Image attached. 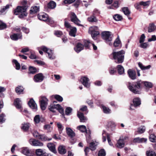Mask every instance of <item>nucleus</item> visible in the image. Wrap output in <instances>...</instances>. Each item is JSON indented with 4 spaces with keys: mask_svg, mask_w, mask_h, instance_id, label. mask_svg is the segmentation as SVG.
I'll use <instances>...</instances> for the list:
<instances>
[{
    "mask_svg": "<svg viewBox=\"0 0 156 156\" xmlns=\"http://www.w3.org/2000/svg\"><path fill=\"white\" fill-rule=\"evenodd\" d=\"M113 18L115 20L117 21L121 20L122 19V16L119 14L115 15L113 16Z\"/></svg>",
    "mask_w": 156,
    "mask_h": 156,
    "instance_id": "50",
    "label": "nucleus"
},
{
    "mask_svg": "<svg viewBox=\"0 0 156 156\" xmlns=\"http://www.w3.org/2000/svg\"><path fill=\"white\" fill-rule=\"evenodd\" d=\"M125 145L124 140L123 139H119L117 141L116 144V146L118 148H123Z\"/></svg>",
    "mask_w": 156,
    "mask_h": 156,
    "instance_id": "21",
    "label": "nucleus"
},
{
    "mask_svg": "<svg viewBox=\"0 0 156 156\" xmlns=\"http://www.w3.org/2000/svg\"><path fill=\"white\" fill-rule=\"evenodd\" d=\"M12 62L15 64L16 69L17 70H19L20 68V63L16 60L15 59L13 60Z\"/></svg>",
    "mask_w": 156,
    "mask_h": 156,
    "instance_id": "47",
    "label": "nucleus"
},
{
    "mask_svg": "<svg viewBox=\"0 0 156 156\" xmlns=\"http://www.w3.org/2000/svg\"><path fill=\"white\" fill-rule=\"evenodd\" d=\"M122 10L124 14L126 16L129 15L130 13V11L127 7L122 8Z\"/></svg>",
    "mask_w": 156,
    "mask_h": 156,
    "instance_id": "37",
    "label": "nucleus"
},
{
    "mask_svg": "<svg viewBox=\"0 0 156 156\" xmlns=\"http://www.w3.org/2000/svg\"><path fill=\"white\" fill-rule=\"evenodd\" d=\"M47 146L49 150L51 151L55 154H56L57 153V151L55 149V145L54 144L50 143L48 144Z\"/></svg>",
    "mask_w": 156,
    "mask_h": 156,
    "instance_id": "17",
    "label": "nucleus"
},
{
    "mask_svg": "<svg viewBox=\"0 0 156 156\" xmlns=\"http://www.w3.org/2000/svg\"><path fill=\"white\" fill-rule=\"evenodd\" d=\"M148 46V45L147 43H142L140 45V47L143 48H146Z\"/></svg>",
    "mask_w": 156,
    "mask_h": 156,
    "instance_id": "64",
    "label": "nucleus"
},
{
    "mask_svg": "<svg viewBox=\"0 0 156 156\" xmlns=\"http://www.w3.org/2000/svg\"><path fill=\"white\" fill-rule=\"evenodd\" d=\"M64 25L65 27L67 28L71 29L72 28L70 24L66 21V19L65 20Z\"/></svg>",
    "mask_w": 156,
    "mask_h": 156,
    "instance_id": "61",
    "label": "nucleus"
},
{
    "mask_svg": "<svg viewBox=\"0 0 156 156\" xmlns=\"http://www.w3.org/2000/svg\"><path fill=\"white\" fill-rule=\"evenodd\" d=\"M97 144L94 142H92L90 143V148L92 151H94L96 149Z\"/></svg>",
    "mask_w": 156,
    "mask_h": 156,
    "instance_id": "45",
    "label": "nucleus"
},
{
    "mask_svg": "<svg viewBox=\"0 0 156 156\" xmlns=\"http://www.w3.org/2000/svg\"><path fill=\"white\" fill-rule=\"evenodd\" d=\"M56 6V3L52 1H50L48 5V7L49 8L51 9H54L55 7Z\"/></svg>",
    "mask_w": 156,
    "mask_h": 156,
    "instance_id": "34",
    "label": "nucleus"
},
{
    "mask_svg": "<svg viewBox=\"0 0 156 156\" xmlns=\"http://www.w3.org/2000/svg\"><path fill=\"white\" fill-rule=\"evenodd\" d=\"M77 115L81 122H85L87 120V119L84 116L83 114L81 112H78Z\"/></svg>",
    "mask_w": 156,
    "mask_h": 156,
    "instance_id": "20",
    "label": "nucleus"
},
{
    "mask_svg": "<svg viewBox=\"0 0 156 156\" xmlns=\"http://www.w3.org/2000/svg\"><path fill=\"white\" fill-rule=\"evenodd\" d=\"M14 104L17 108H20L21 107V101L19 98H16L15 100Z\"/></svg>",
    "mask_w": 156,
    "mask_h": 156,
    "instance_id": "26",
    "label": "nucleus"
},
{
    "mask_svg": "<svg viewBox=\"0 0 156 156\" xmlns=\"http://www.w3.org/2000/svg\"><path fill=\"white\" fill-rule=\"evenodd\" d=\"M34 121L35 123H38L40 121V118L39 115H36L34 118Z\"/></svg>",
    "mask_w": 156,
    "mask_h": 156,
    "instance_id": "54",
    "label": "nucleus"
},
{
    "mask_svg": "<svg viewBox=\"0 0 156 156\" xmlns=\"http://www.w3.org/2000/svg\"><path fill=\"white\" fill-rule=\"evenodd\" d=\"M133 104H131L130 107V109L133 110L134 109L133 107H137L139 106L141 104V101L140 99L138 98H136L133 100Z\"/></svg>",
    "mask_w": 156,
    "mask_h": 156,
    "instance_id": "12",
    "label": "nucleus"
},
{
    "mask_svg": "<svg viewBox=\"0 0 156 156\" xmlns=\"http://www.w3.org/2000/svg\"><path fill=\"white\" fill-rule=\"evenodd\" d=\"M22 153L27 156H33L34 153L27 147H24L21 151Z\"/></svg>",
    "mask_w": 156,
    "mask_h": 156,
    "instance_id": "14",
    "label": "nucleus"
},
{
    "mask_svg": "<svg viewBox=\"0 0 156 156\" xmlns=\"http://www.w3.org/2000/svg\"><path fill=\"white\" fill-rule=\"evenodd\" d=\"M40 49L45 52H46L48 55V58L51 59H53L55 58L53 51L51 49H48L44 46H42L40 48Z\"/></svg>",
    "mask_w": 156,
    "mask_h": 156,
    "instance_id": "7",
    "label": "nucleus"
},
{
    "mask_svg": "<svg viewBox=\"0 0 156 156\" xmlns=\"http://www.w3.org/2000/svg\"><path fill=\"white\" fill-rule=\"evenodd\" d=\"M6 24L2 22V21H0V29L2 30L6 28Z\"/></svg>",
    "mask_w": 156,
    "mask_h": 156,
    "instance_id": "63",
    "label": "nucleus"
},
{
    "mask_svg": "<svg viewBox=\"0 0 156 156\" xmlns=\"http://www.w3.org/2000/svg\"><path fill=\"white\" fill-rule=\"evenodd\" d=\"M5 115L3 113L0 115V123H2L5 122Z\"/></svg>",
    "mask_w": 156,
    "mask_h": 156,
    "instance_id": "52",
    "label": "nucleus"
},
{
    "mask_svg": "<svg viewBox=\"0 0 156 156\" xmlns=\"http://www.w3.org/2000/svg\"><path fill=\"white\" fill-rule=\"evenodd\" d=\"M44 78L43 74L41 73H39L34 76L33 80L35 82H41L43 80Z\"/></svg>",
    "mask_w": 156,
    "mask_h": 156,
    "instance_id": "11",
    "label": "nucleus"
},
{
    "mask_svg": "<svg viewBox=\"0 0 156 156\" xmlns=\"http://www.w3.org/2000/svg\"><path fill=\"white\" fill-rule=\"evenodd\" d=\"M44 129L48 132H50L52 129V127H51L50 124H46L44 126Z\"/></svg>",
    "mask_w": 156,
    "mask_h": 156,
    "instance_id": "40",
    "label": "nucleus"
},
{
    "mask_svg": "<svg viewBox=\"0 0 156 156\" xmlns=\"http://www.w3.org/2000/svg\"><path fill=\"white\" fill-rule=\"evenodd\" d=\"M22 37L21 34H14L10 36L11 38L13 40L16 41Z\"/></svg>",
    "mask_w": 156,
    "mask_h": 156,
    "instance_id": "23",
    "label": "nucleus"
},
{
    "mask_svg": "<svg viewBox=\"0 0 156 156\" xmlns=\"http://www.w3.org/2000/svg\"><path fill=\"white\" fill-rule=\"evenodd\" d=\"M147 138H144L136 137L133 140V142L137 143H142L143 142H145L147 141Z\"/></svg>",
    "mask_w": 156,
    "mask_h": 156,
    "instance_id": "24",
    "label": "nucleus"
},
{
    "mask_svg": "<svg viewBox=\"0 0 156 156\" xmlns=\"http://www.w3.org/2000/svg\"><path fill=\"white\" fill-rule=\"evenodd\" d=\"M90 43V42L89 41L84 40L82 44H83V45H84V46L86 49H87L89 48V45Z\"/></svg>",
    "mask_w": 156,
    "mask_h": 156,
    "instance_id": "48",
    "label": "nucleus"
},
{
    "mask_svg": "<svg viewBox=\"0 0 156 156\" xmlns=\"http://www.w3.org/2000/svg\"><path fill=\"white\" fill-rule=\"evenodd\" d=\"M70 15V20L72 22L79 26H82V25L80 24V21L77 18L74 12H71Z\"/></svg>",
    "mask_w": 156,
    "mask_h": 156,
    "instance_id": "9",
    "label": "nucleus"
},
{
    "mask_svg": "<svg viewBox=\"0 0 156 156\" xmlns=\"http://www.w3.org/2000/svg\"><path fill=\"white\" fill-rule=\"evenodd\" d=\"M58 152L61 154H64L66 152L65 147L62 145L60 146L58 148Z\"/></svg>",
    "mask_w": 156,
    "mask_h": 156,
    "instance_id": "30",
    "label": "nucleus"
},
{
    "mask_svg": "<svg viewBox=\"0 0 156 156\" xmlns=\"http://www.w3.org/2000/svg\"><path fill=\"white\" fill-rule=\"evenodd\" d=\"M72 109L70 107H68L66 108L65 110V113L67 115H69L71 113Z\"/></svg>",
    "mask_w": 156,
    "mask_h": 156,
    "instance_id": "56",
    "label": "nucleus"
},
{
    "mask_svg": "<svg viewBox=\"0 0 156 156\" xmlns=\"http://www.w3.org/2000/svg\"><path fill=\"white\" fill-rule=\"evenodd\" d=\"M30 126V124L28 122L24 123L22 124L21 129L23 131H27Z\"/></svg>",
    "mask_w": 156,
    "mask_h": 156,
    "instance_id": "25",
    "label": "nucleus"
},
{
    "mask_svg": "<svg viewBox=\"0 0 156 156\" xmlns=\"http://www.w3.org/2000/svg\"><path fill=\"white\" fill-rule=\"evenodd\" d=\"M38 18L40 20L44 21H46L48 19V16L45 13L39 14L37 16Z\"/></svg>",
    "mask_w": 156,
    "mask_h": 156,
    "instance_id": "18",
    "label": "nucleus"
},
{
    "mask_svg": "<svg viewBox=\"0 0 156 156\" xmlns=\"http://www.w3.org/2000/svg\"><path fill=\"white\" fill-rule=\"evenodd\" d=\"M128 73L129 77L132 79L134 80L136 79V72L135 71L129 69L128 71Z\"/></svg>",
    "mask_w": 156,
    "mask_h": 156,
    "instance_id": "15",
    "label": "nucleus"
},
{
    "mask_svg": "<svg viewBox=\"0 0 156 156\" xmlns=\"http://www.w3.org/2000/svg\"><path fill=\"white\" fill-rule=\"evenodd\" d=\"M57 126L59 133H61L64 129V127L60 122H58L57 123Z\"/></svg>",
    "mask_w": 156,
    "mask_h": 156,
    "instance_id": "44",
    "label": "nucleus"
},
{
    "mask_svg": "<svg viewBox=\"0 0 156 156\" xmlns=\"http://www.w3.org/2000/svg\"><path fill=\"white\" fill-rule=\"evenodd\" d=\"M156 30V26L153 23H150L148 27V32L151 33L154 31Z\"/></svg>",
    "mask_w": 156,
    "mask_h": 156,
    "instance_id": "27",
    "label": "nucleus"
},
{
    "mask_svg": "<svg viewBox=\"0 0 156 156\" xmlns=\"http://www.w3.org/2000/svg\"><path fill=\"white\" fill-rule=\"evenodd\" d=\"M48 108L50 111L54 113L55 112L57 111L58 110L61 114L64 113L63 109L59 104L56 105L51 104L49 106Z\"/></svg>",
    "mask_w": 156,
    "mask_h": 156,
    "instance_id": "5",
    "label": "nucleus"
},
{
    "mask_svg": "<svg viewBox=\"0 0 156 156\" xmlns=\"http://www.w3.org/2000/svg\"><path fill=\"white\" fill-rule=\"evenodd\" d=\"M55 98L59 101H62L63 100L62 98L58 95H55L54 96Z\"/></svg>",
    "mask_w": 156,
    "mask_h": 156,
    "instance_id": "57",
    "label": "nucleus"
},
{
    "mask_svg": "<svg viewBox=\"0 0 156 156\" xmlns=\"http://www.w3.org/2000/svg\"><path fill=\"white\" fill-rule=\"evenodd\" d=\"M125 51L123 50L116 51L113 50L112 53L110 55L109 57L112 59L115 60L117 64L122 63L124 60Z\"/></svg>",
    "mask_w": 156,
    "mask_h": 156,
    "instance_id": "2",
    "label": "nucleus"
},
{
    "mask_svg": "<svg viewBox=\"0 0 156 156\" xmlns=\"http://www.w3.org/2000/svg\"><path fill=\"white\" fill-rule=\"evenodd\" d=\"M39 139L42 141H50L51 140V138H48L47 136L41 134L40 136Z\"/></svg>",
    "mask_w": 156,
    "mask_h": 156,
    "instance_id": "32",
    "label": "nucleus"
},
{
    "mask_svg": "<svg viewBox=\"0 0 156 156\" xmlns=\"http://www.w3.org/2000/svg\"><path fill=\"white\" fill-rule=\"evenodd\" d=\"M30 144L34 146H42L43 144L41 142L36 140L31 139L29 140Z\"/></svg>",
    "mask_w": 156,
    "mask_h": 156,
    "instance_id": "13",
    "label": "nucleus"
},
{
    "mask_svg": "<svg viewBox=\"0 0 156 156\" xmlns=\"http://www.w3.org/2000/svg\"><path fill=\"white\" fill-rule=\"evenodd\" d=\"M118 73L121 75L124 72V69L123 67L120 65H118L117 66Z\"/></svg>",
    "mask_w": 156,
    "mask_h": 156,
    "instance_id": "31",
    "label": "nucleus"
},
{
    "mask_svg": "<svg viewBox=\"0 0 156 156\" xmlns=\"http://www.w3.org/2000/svg\"><path fill=\"white\" fill-rule=\"evenodd\" d=\"M138 65H139V67L142 70H145V69H149L151 67V66L150 65H148L146 66H144L142 65V64L140 62L138 63Z\"/></svg>",
    "mask_w": 156,
    "mask_h": 156,
    "instance_id": "39",
    "label": "nucleus"
},
{
    "mask_svg": "<svg viewBox=\"0 0 156 156\" xmlns=\"http://www.w3.org/2000/svg\"><path fill=\"white\" fill-rule=\"evenodd\" d=\"M48 100L45 96H41L40 100V105L42 110H44L48 104Z\"/></svg>",
    "mask_w": 156,
    "mask_h": 156,
    "instance_id": "8",
    "label": "nucleus"
},
{
    "mask_svg": "<svg viewBox=\"0 0 156 156\" xmlns=\"http://www.w3.org/2000/svg\"><path fill=\"white\" fill-rule=\"evenodd\" d=\"M146 128L144 126H141L137 129V132L138 133L142 134L145 131Z\"/></svg>",
    "mask_w": 156,
    "mask_h": 156,
    "instance_id": "36",
    "label": "nucleus"
},
{
    "mask_svg": "<svg viewBox=\"0 0 156 156\" xmlns=\"http://www.w3.org/2000/svg\"><path fill=\"white\" fill-rule=\"evenodd\" d=\"M149 139L151 142L156 143V136L154 134H151L150 135Z\"/></svg>",
    "mask_w": 156,
    "mask_h": 156,
    "instance_id": "38",
    "label": "nucleus"
},
{
    "mask_svg": "<svg viewBox=\"0 0 156 156\" xmlns=\"http://www.w3.org/2000/svg\"><path fill=\"white\" fill-rule=\"evenodd\" d=\"M150 4V2L147 1L146 2H140V5H143L144 6H148Z\"/></svg>",
    "mask_w": 156,
    "mask_h": 156,
    "instance_id": "55",
    "label": "nucleus"
},
{
    "mask_svg": "<svg viewBox=\"0 0 156 156\" xmlns=\"http://www.w3.org/2000/svg\"><path fill=\"white\" fill-rule=\"evenodd\" d=\"M27 7V6H18L14 11V13L16 15L20 14L19 16L20 18H22L26 16L27 13L26 12Z\"/></svg>",
    "mask_w": 156,
    "mask_h": 156,
    "instance_id": "3",
    "label": "nucleus"
},
{
    "mask_svg": "<svg viewBox=\"0 0 156 156\" xmlns=\"http://www.w3.org/2000/svg\"><path fill=\"white\" fill-rule=\"evenodd\" d=\"M106 155L105 150L103 149H101L98 152V156H105Z\"/></svg>",
    "mask_w": 156,
    "mask_h": 156,
    "instance_id": "53",
    "label": "nucleus"
},
{
    "mask_svg": "<svg viewBox=\"0 0 156 156\" xmlns=\"http://www.w3.org/2000/svg\"><path fill=\"white\" fill-rule=\"evenodd\" d=\"M10 5H7L5 6H3L2 7L0 10V12L2 13L4 12H5L6 9H8L10 7Z\"/></svg>",
    "mask_w": 156,
    "mask_h": 156,
    "instance_id": "51",
    "label": "nucleus"
},
{
    "mask_svg": "<svg viewBox=\"0 0 156 156\" xmlns=\"http://www.w3.org/2000/svg\"><path fill=\"white\" fill-rule=\"evenodd\" d=\"M62 32L59 30L55 31L54 32V34L58 37H60L62 35Z\"/></svg>",
    "mask_w": 156,
    "mask_h": 156,
    "instance_id": "62",
    "label": "nucleus"
},
{
    "mask_svg": "<svg viewBox=\"0 0 156 156\" xmlns=\"http://www.w3.org/2000/svg\"><path fill=\"white\" fill-rule=\"evenodd\" d=\"M36 154L37 156H40L42 155H44V153L42 149H39L36 150Z\"/></svg>",
    "mask_w": 156,
    "mask_h": 156,
    "instance_id": "41",
    "label": "nucleus"
},
{
    "mask_svg": "<svg viewBox=\"0 0 156 156\" xmlns=\"http://www.w3.org/2000/svg\"><path fill=\"white\" fill-rule=\"evenodd\" d=\"M28 105L29 107L33 109H36L37 105L33 99H31L28 103Z\"/></svg>",
    "mask_w": 156,
    "mask_h": 156,
    "instance_id": "19",
    "label": "nucleus"
},
{
    "mask_svg": "<svg viewBox=\"0 0 156 156\" xmlns=\"http://www.w3.org/2000/svg\"><path fill=\"white\" fill-rule=\"evenodd\" d=\"M102 35L103 38L105 40L107 43L109 45H112V43L110 42L112 40L113 35L110 32L106 31L102 32Z\"/></svg>",
    "mask_w": 156,
    "mask_h": 156,
    "instance_id": "4",
    "label": "nucleus"
},
{
    "mask_svg": "<svg viewBox=\"0 0 156 156\" xmlns=\"http://www.w3.org/2000/svg\"><path fill=\"white\" fill-rule=\"evenodd\" d=\"M98 28L97 26H93L89 28V32L91 34L93 39L95 40L96 37L99 34V32L98 31Z\"/></svg>",
    "mask_w": 156,
    "mask_h": 156,
    "instance_id": "6",
    "label": "nucleus"
},
{
    "mask_svg": "<svg viewBox=\"0 0 156 156\" xmlns=\"http://www.w3.org/2000/svg\"><path fill=\"white\" fill-rule=\"evenodd\" d=\"M77 129L82 132H87L86 127L84 125L79 126L77 127Z\"/></svg>",
    "mask_w": 156,
    "mask_h": 156,
    "instance_id": "42",
    "label": "nucleus"
},
{
    "mask_svg": "<svg viewBox=\"0 0 156 156\" xmlns=\"http://www.w3.org/2000/svg\"><path fill=\"white\" fill-rule=\"evenodd\" d=\"M147 156H156V154L155 152L151 151L147 152Z\"/></svg>",
    "mask_w": 156,
    "mask_h": 156,
    "instance_id": "60",
    "label": "nucleus"
},
{
    "mask_svg": "<svg viewBox=\"0 0 156 156\" xmlns=\"http://www.w3.org/2000/svg\"><path fill=\"white\" fill-rule=\"evenodd\" d=\"M102 135L103 136L102 140L104 142L106 141V136H107V135H108L106 133L105 131H103L102 133Z\"/></svg>",
    "mask_w": 156,
    "mask_h": 156,
    "instance_id": "59",
    "label": "nucleus"
},
{
    "mask_svg": "<svg viewBox=\"0 0 156 156\" xmlns=\"http://www.w3.org/2000/svg\"><path fill=\"white\" fill-rule=\"evenodd\" d=\"M29 71L30 73L32 74L35 73L37 72V70L35 67L32 66H30L29 67Z\"/></svg>",
    "mask_w": 156,
    "mask_h": 156,
    "instance_id": "49",
    "label": "nucleus"
},
{
    "mask_svg": "<svg viewBox=\"0 0 156 156\" xmlns=\"http://www.w3.org/2000/svg\"><path fill=\"white\" fill-rule=\"evenodd\" d=\"M66 131L67 135L71 137H73L75 135V133L70 128L66 127Z\"/></svg>",
    "mask_w": 156,
    "mask_h": 156,
    "instance_id": "22",
    "label": "nucleus"
},
{
    "mask_svg": "<svg viewBox=\"0 0 156 156\" xmlns=\"http://www.w3.org/2000/svg\"><path fill=\"white\" fill-rule=\"evenodd\" d=\"M39 7L37 6H33L31 8V9L30 10V13L31 14H34L38 11H39Z\"/></svg>",
    "mask_w": 156,
    "mask_h": 156,
    "instance_id": "29",
    "label": "nucleus"
},
{
    "mask_svg": "<svg viewBox=\"0 0 156 156\" xmlns=\"http://www.w3.org/2000/svg\"><path fill=\"white\" fill-rule=\"evenodd\" d=\"M81 81L82 83L85 87L87 88L90 87V82L89 79L87 76H84L82 77L81 79Z\"/></svg>",
    "mask_w": 156,
    "mask_h": 156,
    "instance_id": "10",
    "label": "nucleus"
},
{
    "mask_svg": "<svg viewBox=\"0 0 156 156\" xmlns=\"http://www.w3.org/2000/svg\"><path fill=\"white\" fill-rule=\"evenodd\" d=\"M23 89L22 87L19 86L16 88L15 90L17 93L20 94L23 91Z\"/></svg>",
    "mask_w": 156,
    "mask_h": 156,
    "instance_id": "43",
    "label": "nucleus"
},
{
    "mask_svg": "<svg viewBox=\"0 0 156 156\" xmlns=\"http://www.w3.org/2000/svg\"><path fill=\"white\" fill-rule=\"evenodd\" d=\"M69 32V35L73 37H75L76 36V29L75 27H73L71 28Z\"/></svg>",
    "mask_w": 156,
    "mask_h": 156,
    "instance_id": "35",
    "label": "nucleus"
},
{
    "mask_svg": "<svg viewBox=\"0 0 156 156\" xmlns=\"http://www.w3.org/2000/svg\"><path fill=\"white\" fill-rule=\"evenodd\" d=\"M101 108L105 113L108 114L111 113V109L108 108L106 107L103 105H101Z\"/></svg>",
    "mask_w": 156,
    "mask_h": 156,
    "instance_id": "28",
    "label": "nucleus"
},
{
    "mask_svg": "<svg viewBox=\"0 0 156 156\" xmlns=\"http://www.w3.org/2000/svg\"><path fill=\"white\" fill-rule=\"evenodd\" d=\"M120 44L121 41L119 39V37L118 36L114 42V46L115 47L121 46V45H120Z\"/></svg>",
    "mask_w": 156,
    "mask_h": 156,
    "instance_id": "33",
    "label": "nucleus"
},
{
    "mask_svg": "<svg viewBox=\"0 0 156 156\" xmlns=\"http://www.w3.org/2000/svg\"><path fill=\"white\" fill-rule=\"evenodd\" d=\"M144 85L148 88L152 87V84L151 82L139 80L132 83H129L128 87L131 91L134 94H140L141 93V89Z\"/></svg>",
    "mask_w": 156,
    "mask_h": 156,
    "instance_id": "1",
    "label": "nucleus"
},
{
    "mask_svg": "<svg viewBox=\"0 0 156 156\" xmlns=\"http://www.w3.org/2000/svg\"><path fill=\"white\" fill-rule=\"evenodd\" d=\"M84 48V46L81 43H78L76 47L74 48L75 51L77 53H79L83 50Z\"/></svg>",
    "mask_w": 156,
    "mask_h": 156,
    "instance_id": "16",
    "label": "nucleus"
},
{
    "mask_svg": "<svg viewBox=\"0 0 156 156\" xmlns=\"http://www.w3.org/2000/svg\"><path fill=\"white\" fill-rule=\"evenodd\" d=\"M33 134L34 137L37 138L39 139L40 136L41 135V134H40L37 131H34L33 133Z\"/></svg>",
    "mask_w": 156,
    "mask_h": 156,
    "instance_id": "58",
    "label": "nucleus"
},
{
    "mask_svg": "<svg viewBox=\"0 0 156 156\" xmlns=\"http://www.w3.org/2000/svg\"><path fill=\"white\" fill-rule=\"evenodd\" d=\"M87 20L90 22H96L97 21V20L94 16H92L88 17Z\"/></svg>",
    "mask_w": 156,
    "mask_h": 156,
    "instance_id": "46",
    "label": "nucleus"
}]
</instances>
